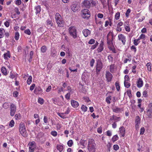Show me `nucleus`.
Listing matches in <instances>:
<instances>
[{
    "mask_svg": "<svg viewBox=\"0 0 152 152\" xmlns=\"http://www.w3.org/2000/svg\"><path fill=\"white\" fill-rule=\"evenodd\" d=\"M113 33L110 31L107 35V44L108 47L110 50L114 53H116V51L113 44Z\"/></svg>",
    "mask_w": 152,
    "mask_h": 152,
    "instance_id": "nucleus-1",
    "label": "nucleus"
},
{
    "mask_svg": "<svg viewBox=\"0 0 152 152\" xmlns=\"http://www.w3.org/2000/svg\"><path fill=\"white\" fill-rule=\"evenodd\" d=\"M19 130L21 135L23 137H26L27 136L26 131L25 124L22 122L20 123L19 125Z\"/></svg>",
    "mask_w": 152,
    "mask_h": 152,
    "instance_id": "nucleus-2",
    "label": "nucleus"
},
{
    "mask_svg": "<svg viewBox=\"0 0 152 152\" xmlns=\"http://www.w3.org/2000/svg\"><path fill=\"white\" fill-rule=\"evenodd\" d=\"M69 32L71 36L74 39H75L77 37V32L75 27L71 26L69 28Z\"/></svg>",
    "mask_w": 152,
    "mask_h": 152,
    "instance_id": "nucleus-3",
    "label": "nucleus"
},
{
    "mask_svg": "<svg viewBox=\"0 0 152 152\" xmlns=\"http://www.w3.org/2000/svg\"><path fill=\"white\" fill-rule=\"evenodd\" d=\"M55 19L58 26L60 27L63 26L64 25L63 19L59 13H56Z\"/></svg>",
    "mask_w": 152,
    "mask_h": 152,
    "instance_id": "nucleus-4",
    "label": "nucleus"
},
{
    "mask_svg": "<svg viewBox=\"0 0 152 152\" xmlns=\"http://www.w3.org/2000/svg\"><path fill=\"white\" fill-rule=\"evenodd\" d=\"M82 16L83 18L88 19L91 16L90 11L87 9H84L82 11Z\"/></svg>",
    "mask_w": 152,
    "mask_h": 152,
    "instance_id": "nucleus-5",
    "label": "nucleus"
},
{
    "mask_svg": "<svg viewBox=\"0 0 152 152\" xmlns=\"http://www.w3.org/2000/svg\"><path fill=\"white\" fill-rule=\"evenodd\" d=\"M103 67V64L102 61L98 60L96 61V72L97 74H99Z\"/></svg>",
    "mask_w": 152,
    "mask_h": 152,
    "instance_id": "nucleus-6",
    "label": "nucleus"
},
{
    "mask_svg": "<svg viewBox=\"0 0 152 152\" xmlns=\"http://www.w3.org/2000/svg\"><path fill=\"white\" fill-rule=\"evenodd\" d=\"M29 145V151L30 152H33L36 148V145L34 141L30 142L28 143Z\"/></svg>",
    "mask_w": 152,
    "mask_h": 152,
    "instance_id": "nucleus-7",
    "label": "nucleus"
},
{
    "mask_svg": "<svg viewBox=\"0 0 152 152\" xmlns=\"http://www.w3.org/2000/svg\"><path fill=\"white\" fill-rule=\"evenodd\" d=\"M10 115L11 116H13L16 110V107L15 104L13 103H11L10 105Z\"/></svg>",
    "mask_w": 152,
    "mask_h": 152,
    "instance_id": "nucleus-8",
    "label": "nucleus"
},
{
    "mask_svg": "<svg viewBox=\"0 0 152 152\" xmlns=\"http://www.w3.org/2000/svg\"><path fill=\"white\" fill-rule=\"evenodd\" d=\"M118 39L121 41L124 45H125L126 42V37L122 34H118Z\"/></svg>",
    "mask_w": 152,
    "mask_h": 152,
    "instance_id": "nucleus-9",
    "label": "nucleus"
},
{
    "mask_svg": "<svg viewBox=\"0 0 152 152\" xmlns=\"http://www.w3.org/2000/svg\"><path fill=\"white\" fill-rule=\"evenodd\" d=\"M140 119L139 116H137L136 117L135 123V127L136 130H138L139 129V126L140 123Z\"/></svg>",
    "mask_w": 152,
    "mask_h": 152,
    "instance_id": "nucleus-10",
    "label": "nucleus"
},
{
    "mask_svg": "<svg viewBox=\"0 0 152 152\" xmlns=\"http://www.w3.org/2000/svg\"><path fill=\"white\" fill-rule=\"evenodd\" d=\"M52 101L53 103L59 106L63 105L62 103L58 98H53L52 99Z\"/></svg>",
    "mask_w": 152,
    "mask_h": 152,
    "instance_id": "nucleus-11",
    "label": "nucleus"
},
{
    "mask_svg": "<svg viewBox=\"0 0 152 152\" xmlns=\"http://www.w3.org/2000/svg\"><path fill=\"white\" fill-rule=\"evenodd\" d=\"M82 4L84 7L89 8L91 6V4L90 1L88 0H85L82 3Z\"/></svg>",
    "mask_w": 152,
    "mask_h": 152,
    "instance_id": "nucleus-12",
    "label": "nucleus"
},
{
    "mask_svg": "<svg viewBox=\"0 0 152 152\" xmlns=\"http://www.w3.org/2000/svg\"><path fill=\"white\" fill-rule=\"evenodd\" d=\"M119 131L120 137H124L125 136L126 130L123 126H121L119 128Z\"/></svg>",
    "mask_w": 152,
    "mask_h": 152,
    "instance_id": "nucleus-13",
    "label": "nucleus"
},
{
    "mask_svg": "<svg viewBox=\"0 0 152 152\" xmlns=\"http://www.w3.org/2000/svg\"><path fill=\"white\" fill-rule=\"evenodd\" d=\"M105 76L108 82H110L111 81L113 77V75L109 71L106 72Z\"/></svg>",
    "mask_w": 152,
    "mask_h": 152,
    "instance_id": "nucleus-14",
    "label": "nucleus"
},
{
    "mask_svg": "<svg viewBox=\"0 0 152 152\" xmlns=\"http://www.w3.org/2000/svg\"><path fill=\"white\" fill-rule=\"evenodd\" d=\"M137 86L138 88H140L143 85V81L141 78H139L137 82Z\"/></svg>",
    "mask_w": 152,
    "mask_h": 152,
    "instance_id": "nucleus-15",
    "label": "nucleus"
},
{
    "mask_svg": "<svg viewBox=\"0 0 152 152\" xmlns=\"http://www.w3.org/2000/svg\"><path fill=\"white\" fill-rule=\"evenodd\" d=\"M42 91V89L40 87L38 86L36 87L34 91V93L36 94H40Z\"/></svg>",
    "mask_w": 152,
    "mask_h": 152,
    "instance_id": "nucleus-16",
    "label": "nucleus"
},
{
    "mask_svg": "<svg viewBox=\"0 0 152 152\" xmlns=\"http://www.w3.org/2000/svg\"><path fill=\"white\" fill-rule=\"evenodd\" d=\"M104 43L102 41L100 44L99 46L97 49V51L98 53L101 52L104 49Z\"/></svg>",
    "mask_w": 152,
    "mask_h": 152,
    "instance_id": "nucleus-17",
    "label": "nucleus"
},
{
    "mask_svg": "<svg viewBox=\"0 0 152 152\" xmlns=\"http://www.w3.org/2000/svg\"><path fill=\"white\" fill-rule=\"evenodd\" d=\"M110 119L111 120H113L115 121V122H117L120 121L121 118L120 117H118L115 115H113L111 116Z\"/></svg>",
    "mask_w": 152,
    "mask_h": 152,
    "instance_id": "nucleus-18",
    "label": "nucleus"
},
{
    "mask_svg": "<svg viewBox=\"0 0 152 152\" xmlns=\"http://www.w3.org/2000/svg\"><path fill=\"white\" fill-rule=\"evenodd\" d=\"M96 146V144L94 140L92 139L88 140V146Z\"/></svg>",
    "mask_w": 152,
    "mask_h": 152,
    "instance_id": "nucleus-19",
    "label": "nucleus"
},
{
    "mask_svg": "<svg viewBox=\"0 0 152 152\" xmlns=\"http://www.w3.org/2000/svg\"><path fill=\"white\" fill-rule=\"evenodd\" d=\"M113 110L114 112L118 113L123 111V108H119L116 106H115L113 109Z\"/></svg>",
    "mask_w": 152,
    "mask_h": 152,
    "instance_id": "nucleus-20",
    "label": "nucleus"
},
{
    "mask_svg": "<svg viewBox=\"0 0 152 152\" xmlns=\"http://www.w3.org/2000/svg\"><path fill=\"white\" fill-rule=\"evenodd\" d=\"M83 33L84 36L86 37L90 34L91 31L88 29H85L83 31Z\"/></svg>",
    "mask_w": 152,
    "mask_h": 152,
    "instance_id": "nucleus-21",
    "label": "nucleus"
},
{
    "mask_svg": "<svg viewBox=\"0 0 152 152\" xmlns=\"http://www.w3.org/2000/svg\"><path fill=\"white\" fill-rule=\"evenodd\" d=\"M71 102L72 106L73 107L77 108L79 106V103L77 101L74 100H71Z\"/></svg>",
    "mask_w": 152,
    "mask_h": 152,
    "instance_id": "nucleus-22",
    "label": "nucleus"
},
{
    "mask_svg": "<svg viewBox=\"0 0 152 152\" xmlns=\"http://www.w3.org/2000/svg\"><path fill=\"white\" fill-rule=\"evenodd\" d=\"M71 7L72 10L74 12L77 11L79 9V7L77 6V4L76 3L73 4L72 5Z\"/></svg>",
    "mask_w": 152,
    "mask_h": 152,
    "instance_id": "nucleus-23",
    "label": "nucleus"
},
{
    "mask_svg": "<svg viewBox=\"0 0 152 152\" xmlns=\"http://www.w3.org/2000/svg\"><path fill=\"white\" fill-rule=\"evenodd\" d=\"M146 113L147 118H151L152 117V109H147Z\"/></svg>",
    "mask_w": 152,
    "mask_h": 152,
    "instance_id": "nucleus-24",
    "label": "nucleus"
},
{
    "mask_svg": "<svg viewBox=\"0 0 152 152\" xmlns=\"http://www.w3.org/2000/svg\"><path fill=\"white\" fill-rule=\"evenodd\" d=\"M4 59L5 60H8L9 58H10L11 55L10 51L8 50L7 53H4Z\"/></svg>",
    "mask_w": 152,
    "mask_h": 152,
    "instance_id": "nucleus-25",
    "label": "nucleus"
},
{
    "mask_svg": "<svg viewBox=\"0 0 152 152\" xmlns=\"http://www.w3.org/2000/svg\"><path fill=\"white\" fill-rule=\"evenodd\" d=\"M96 146H88V149L89 152H95Z\"/></svg>",
    "mask_w": 152,
    "mask_h": 152,
    "instance_id": "nucleus-26",
    "label": "nucleus"
},
{
    "mask_svg": "<svg viewBox=\"0 0 152 152\" xmlns=\"http://www.w3.org/2000/svg\"><path fill=\"white\" fill-rule=\"evenodd\" d=\"M34 10L35 11V13L36 15L39 14L41 11L40 6L39 5L35 7Z\"/></svg>",
    "mask_w": 152,
    "mask_h": 152,
    "instance_id": "nucleus-27",
    "label": "nucleus"
},
{
    "mask_svg": "<svg viewBox=\"0 0 152 152\" xmlns=\"http://www.w3.org/2000/svg\"><path fill=\"white\" fill-rule=\"evenodd\" d=\"M146 66L147 67L148 70L149 72L151 71L152 66L151 63L150 62L146 64Z\"/></svg>",
    "mask_w": 152,
    "mask_h": 152,
    "instance_id": "nucleus-28",
    "label": "nucleus"
},
{
    "mask_svg": "<svg viewBox=\"0 0 152 152\" xmlns=\"http://www.w3.org/2000/svg\"><path fill=\"white\" fill-rule=\"evenodd\" d=\"M57 54V52L55 49H52L51 50L50 55L52 57H54Z\"/></svg>",
    "mask_w": 152,
    "mask_h": 152,
    "instance_id": "nucleus-29",
    "label": "nucleus"
},
{
    "mask_svg": "<svg viewBox=\"0 0 152 152\" xmlns=\"http://www.w3.org/2000/svg\"><path fill=\"white\" fill-rule=\"evenodd\" d=\"M5 32V31L3 28H0V38H1L4 37L3 33Z\"/></svg>",
    "mask_w": 152,
    "mask_h": 152,
    "instance_id": "nucleus-30",
    "label": "nucleus"
},
{
    "mask_svg": "<svg viewBox=\"0 0 152 152\" xmlns=\"http://www.w3.org/2000/svg\"><path fill=\"white\" fill-rule=\"evenodd\" d=\"M115 65L114 64H112L110 66V72L113 73L114 72L115 69Z\"/></svg>",
    "mask_w": 152,
    "mask_h": 152,
    "instance_id": "nucleus-31",
    "label": "nucleus"
},
{
    "mask_svg": "<svg viewBox=\"0 0 152 152\" xmlns=\"http://www.w3.org/2000/svg\"><path fill=\"white\" fill-rule=\"evenodd\" d=\"M1 71L3 73V74L6 75L7 74V70L6 68L4 66L2 67L1 68Z\"/></svg>",
    "mask_w": 152,
    "mask_h": 152,
    "instance_id": "nucleus-32",
    "label": "nucleus"
},
{
    "mask_svg": "<svg viewBox=\"0 0 152 152\" xmlns=\"http://www.w3.org/2000/svg\"><path fill=\"white\" fill-rule=\"evenodd\" d=\"M87 78L86 73H85V72L83 73L81 76L82 80L83 81H85L87 79Z\"/></svg>",
    "mask_w": 152,
    "mask_h": 152,
    "instance_id": "nucleus-33",
    "label": "nucleus"
},
{
    "mask_svg": "<svg viewBox=\"0 0 152 152\" xmlns=\"http://www.w3.org/2000/svg\"><path fill=\"white\" fill-rule=\"evenodd\" d=\"M119 137L117 134L113 136L112 138V141L114 142L118 140Z\"/></svg>",
    "mask_w": 152,
    "mask_h": 152,
    "instance_id": "nucleus-34",
    "label": "nucleus"
},
{
    "mask_svg": "<svg viewBox=\"0 0 152 152\" xmlns=\"http://www.w3.org/2000/svg\"><path fill=\"white\" fill-rule=\"evenodd\" d=\"M57 149L58 150H59L60 152H61L62 151L63 149V147L62 145H57Z\"/></svg>",
    "mask_w": 152,
    "mask_h": 152,
    "instance_id": "nucleus-35",
    "label": "nucleus"
},
{
    "mask_svg": "<svg viewBox=\"0 0 152 152\" xmlns=\"http://www.w3.org/2000/svg\"><path fill=\"white\" fill-rule=\"evenodd\" d=\"M115 86L117 91H119L120 89L119 82L116 81L115 83Z\"/></svg>",
    "mask_w": 152,
    "mask_h": 152,
    "instance_id": "nucleus-36",
    "label": "nucleus"
},
{
    "mask_svg": "<svg viewBox=\"0 0 152 152\" xmlns=\"http://www.w3.org/2000/svg\"><path fill=\"white\" fill-rule=\"evenodd\" d=\"M32 81V77L31 75L29 76L27 79V83L28 85H30L31 84Z\"/></svg>",
    "mask_w": 152,
    "mask_h": 152,
    "instance_id": "nucleus-37",
    "label": "nucleus"
},
{
    "mask_svg": "<svg viewBox=\"0 0 152 152\" xmlns=\"http://www.w3.org/2000/svg\"><path fill=\"white\" fill-rule=\"evenodd\" d=\"M47 50V48L45 45L43 46L41 48V51L43 53L46 52Z\"/></svg>",
    "mask_w": 152,
    "mask_h": 152,
    "instance_id": "nucleus-38",
    "label": "nucleus"
},
{
    "mask_svg": "<svg viewBox=\"0 0 152 152\" xmlns=\"http://www.w3.org/2000/svg\"><path fill=\"white\" fill-rule=\"evenodd\" d=\"M20 35L18 32H16L15 33V39L16 40H18L19 38Z\"/></svg>",
    "mask_w": 152,
    "mask_h": 152,
    "instance_id": "nucleus-39",
    "label": "nucleus"
},
{
    "mask_svg": "<svg viewBox=\"0 0 152 152\" xmlns=\"http://www.w3.org/2000/svg\"><path fill=\"white\" fill-rule=\"evenodd\" d=\"M111 96H109L106 97V102L107 104H110V101L111 100Z\"/></svg>",
    "mask_w": 152,
    "mask_h": 152,
    "instance_id": "nucleus-40",
    "label": "nucleus"
},
{
    "mask_svg": "<svg viewBox=\"0 0 152 152\" xmlns=\"http://www.w3.org/2000/svg\"><path fill=\"white\" fill-rule=\"evenodd\" d=\"M57 114L62 118L64 119L66 118L64 113H58Z\"/></svg>",
    "mask_w": 152,
    "mask_h": 152,
    "instance_id": "nucleus-41",
    "label": "nucleus"
},
{
    "mask_svg": "<svg viewBox=\"0 0 152 152\" xmlns=\"http://www.w3.org/2000/svg\"><path fill=\"white\" fill-rule=\"evenodd\" d=\"M81 109L84 112H86L87 110V107L84 105H83L81 106Z\"/></svg>",
    "mask_w": 152,
    "mask_h": 152,
    "instance_id": "nucleus-42",
    "label": "nucleus"
},
{
    "mask_svg": "<svg viewBox=\"0 0 152 152\" xmlns=\"http://www.w3.org/2000/svg\"><path fill=\"white\" fill-rule=\"evenodd\" d=\"M108 59L109 62H111V63L113 62V57H112V55H110L108 56Z\"/></svg>",
    "mask_w": 152,
    "mask_h": 152,
    "instance_id": "nucleus-43",
    "label": "nucleus"
},
{
    "mask_svg": "<svg viewBox=\"0 0 152 152\" xmlns=\"http://www.w3.org/2000/svg\"><path fill=\"white\" fill-rule=\"evenodd\" d=\"M38 102L41 104H42L44 103V100L42 98L40 97L38 99Z\"/></svg>",
    "mask_w": 152,
    "mask_h": 152,
    "instance_id": "nucleus-44",
    "label": "nucleus"
},
{
    "mask_svg": "<svg viewBox=\"0 0 152 152\" xmlns=\"http://www.w3.org/2000/svg\"><path fill=\"white\" fill-rule=\"evenodd\" d=\"M46 22L47 23V25H50L51 26H53V23L52 22V21L50 20V19H48L46 21Z\"/></svg>",
    "mask_w": 152,
    "mask_h": 152,
    "instance_id": "nucleus-45",
    "label": "nucleus"
},
{
    "mask_svg": "<svg viewBox=\"0 0 152 152\" xmlns=\"http://www.w3.org/2000/svg\"><path fill=\"white\" fill-rule=\"evenodd\" d=\"M120 12H117L115 15V18L116 20H118L120 17Z\"/></svg>",
    "mask_w": 152,
    "mask_h": 152,
    "instance_id": "nucleus-46",
    "label": "nucleus"
},
{
    "mask_svg": "<svg viewBox=\"0 0 152 152\" xmlns=\"http://www.w3.org/2000/svg\"><path fill=\"white\" fill-rule=\"evenodd\" d=\"M3 107L4 109H7L9 107V103L8 102L4 103L3 104Z\"/></svg>",
    "mask_w": 152,
    "mask_h": 152,
    "instance_id": "nucleus-47",
    "label": "nucleus"
},
{
    "mask_svg": "<svg viewBox=\"0 0 152 152\" xmlns=\"http://www.w3.org/2000/svg\"><path fill=\"white\" fill-rule=\"evenodd\" d=\"M131 10L130 9H128L126 11V12L125 13L126 16L128 18L129 16V14L131 12Z\"/></svg>",
    "mask_w": 152,
    "mask_h": 152,
    "instance_id": "nucleus-48",
    "label": "nucleus"
},
{
    "mask_svg": "<svg viewBox=\"0 0 152 152\" xmlns=\"http://www.w3.org/2000/svg\"><path fill=\"white\" fill-rule=\"evenodd\" d=\"M149 10L150 12H152V0H150L149 6Z\"/></svg>",
    "mask_w": 152,
    "mask_h": 152,
    "instance_id": "nucleus-49",
    "label": "nucleus"
},
{
    "mask_svg": "<svg viewBox=\"0 0 152 152\" xmlns=\"http://www.w3.org/2000/svg\"><path fill=\"white\" fill-rule=\"evenodd\" d=\"M67 144L69 147H71L73 144V141L71 140H69L68 141Z\"/></svg>",
    "mask_w": 152,
    "mask_h": 152,
    "instance_id": "nucleus-50",
    "label": "nucleus"
},
{
    "mask_svg": "<svg viewBox=\"0 0 152 152\" xmlns=\"http://www.w3.org/2000/svg\"><path fill=\"white\" fill-rule=\"evenodd\" d=\"M15 124V122L13 120H11L10 122L9 126H10L12 127L14 126Z\"/></svg>",
    "mask_w": 152,
    "mask_h": 152,
    "instance_id": "nucleus-51",
    "label": "nucleus"
},
{
    "mask_svg": "<svg viewBox=\"0 0 152 152\" xmlns=\"http://www.w3.org/2000/svg\"><path fill=\"white\" fill-rule=\"evenodd\" d=\"M124 85L127 88H129L130 86V84L127 81H124Z\"/></svg>",
    "mask_w": 152,
    "mask_h": 152,
    "instance_id": "nucleus-52",
    "label": "nucleus"
},
{
    "mask_svg": "<svg viewBox=\"0 0 152 152\" xmlns=\"http://www.w3.org/2000/svg\"><path fill=\"white\" fill-rule=\"evenodd\" d=\"M71 94L70 92L67 93L65 95V98L67 100L70 99Z\"/></svg>",
    "mask_w": 152,
    "mask_h": 152,
    "instance_id": "nucleus-53",
    "label": "nucleus"
},
{
    "mask_svg": "<svg viewBox=\"0 0 152 152\" xmlns=\"http://www.w3.org/2000/svg\"><path fill=\"white\" fill-rule=\"evenodd\" d=\"M51 134L54 137H56L57 136L58 133L56 131H54L51 132Z\"/></svg>",
    "mask_w": 152,
    "mask_h": 152,
    "instance_id": "nucleus-54",
    "label": "nucleus"
},
{
    "mask_svg": "<svg viewBox=\"0 0 152 152\" xmlns=\"http://www.w3.org/2000/svg\"><path fill=\"white\" fill-rule=\"evenodd\" d=\"M131 49L132 50H133L134 51V53H136L137 51V49L136 47L134 45H132L131 47Z\"/></svg>",
    "mask_w": 152,
    "mask_h": 152,
    "instance_id": "nucleus-55",
    "label": "nucleus"
},
{
    "mask_svg": "<svg viewBox=\"0 0 152 152\" xmlns=\"http://www.w3.org/2000/svg\"><path fill=\"white\" fill-rule=\"evenodd\" d=\"M24 33L28 35H30L31 34V32L30 30L28 29L24 31Z\"/></svg>",
    "mask_w": 152,
    "mask_h": 152,
    "instance_id": "nucleus-56",
    "label": "nucleus"
},
{
    "mask_svg": "<svg viewBox=\"0 0 152 152\" xmlns=\"http://www.w3.org/2000/svg\"><path fill=\"white\" fill-rule=\"evenodd\" d=\"M15 119L17 120H19L20 119L21 117V115L20 114H16L15 115Z\"/></svg>",
    "mask_w": 152,
    "mask_h": 152,
    "instance_id": "nucleus-57",
    "label": "nucleus"
},
{
    "mask_svg": "<svg viewBox=\"0 0 152 152\" xmlns=\"http://www.w3.org/2000/svg\"><path fill=\"white\" fill-rule=\"evenodd\" d=\"M94 62H95V60L93 58H92L91 60L90 61V66L91 67L93 66Z\"/></svg>",
    "mask_w": 152,
    "mask_h": 152,
    "instance_id": "nucleus-58",
    "label": "nucleus"
},
{
    "mask_svg": "<svg viewBox=\"0 0 152 152\" xmlns=\"http://www.w3.org/2000/svg\"><path fill=\"white\" fill-rule=\"evenodd\" d=\"M142 94L144 97L146 98L148 97L147 91L146 90L142 92Z\"/></svg>",
    "mask_w": 152,
    "mask_h": 152,
    "instance_id": "nucleus-59",
    "label": "nucleus"
},
{
    "mask_svg": "<svg viewBox=\"0 0 152 152\" xmlns=\"http://www.w3.org/2000/svg\"><path fill=\"white\" fill-rule=\"evenodd\" d=\"M83 99L86 102L88 103L91 102V101L88 97L86 96L84 97H83Z\"/></svg>",
    "mask_w": 152,
    "mask_h": 152,
    "instance_id": "nucleus-60",
    "label": "nucleus"
},
{
    "mask_svg": "<svg viewBox=\"0 0 152 152\" xmlns=\"http://www.w3.org/2000/svg\"><path fill=\"white\" fill-rule=\"evenodd\" d=\"M140 42L137 39H134V41L133 43L135 45H137L140 43Z\"/></svg>",
    "mask_w": 152,
    "mask_h": 152,
    "instance_id": "nucleus-61",
    "label": "nucleus"
},
{
    "mask_svg": "<svg viewBox=\"0 0 152 152\" xmlns=\"http://www.w3.org/2000/svg\"><path fill=\"white\" fill-rule=\"evenodd\" d=\"M95 42V40L93 39H91L88 42V43L89 44H94Z\"/></svg>",
    "mask_w": 152,
    "mask_h": 152,
    "instance_id": "nucleus-62",
    "label": "nucleus"
},
{
    "mask_svg": "<svg viewBox=\"0 0 152 152\" xmlns=\"http://www.w3.org/2000/svg\"><path fill=\"white\" fill-rule=\"evenodd\" d=\"M145 131V129L144 127H142L141 128L140 130V134H143Z\"/></svg>",
    "mask_w": 152,
    "mask_h": 152,
    "instance_id": "nucleus-63",
    "label": "nucleus"
},
{
    "mask_svg": "<svg viewBox=\"0 0 152 152\" xmlns=\"http://www.w3.org/2000/svg\"><path fill=\"white\" fill-rule=\"evenodd\" d=\"M97 132L99 134L102 133V127L100 126L97 129Z\"/></svg>",
    "mask_w": 152,
    "mask_h": 152,
    "instance_id": "nucleus-64",
    "label": "nucleus"
}]
</instances>
